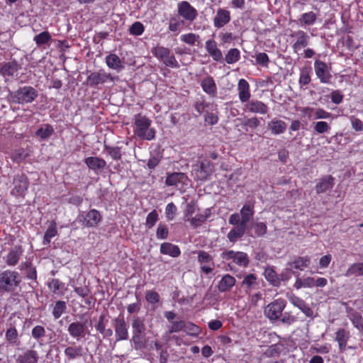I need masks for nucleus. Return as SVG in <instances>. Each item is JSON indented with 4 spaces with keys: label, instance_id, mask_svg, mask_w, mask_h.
<instances>
[{
    "label": "nucleus",
    "instance_id": "obj_62",
    "mask_svg": "<svg viewBox=\"0 0 363 363\" xmlns=\"http://www.w3.org/2000/svg\"><path fill=\"white\" fill-rule=\"evenodd\" d=\"M156 235L158 239H165L167 238L168 229L164 224H159L157 229Z\"/></svg>",
    "mask_w": 363,
    "mask_h": 363
},
{
    "label": "nucleus",
    "instance_id": "obj_20",
    "mask_svg": "<svg viewBox=\"0 0 363 363\" xmlns=\"http://www.w3.org/2000/svg\"><path fill=\"white\" fill-rule=\"evenodd\" d=\"M201 86L203 91L211 97H215L217 94V86L213 78L207 76L201 79Z\"/></svg>",
    "mask_w": 363,
    "mask_h": 363
},
{
    "label": "nucleus",
    "instance_id": "obj_49",
    "mask_svg": "<svg viewBox=\"0 0 363 363\" xmlns=\"http://www.w3.org/2000/svg\"><path fill=\"white\" fill-rule=\"evenodd\" d=\"M54 133V130L50 125L45 124L36 131V135L42 139H47Z\"/></svg>",
    "mask_w": 363,
    "mask_h": 363
},
{
    "label": "nucleus",
    "instance_id": "obj_50",
    "mask_svg": "<svg viewBox=\"0 0 363 363\" xmlns=\"http://www.w3.org/2000/svg\"><path fill=\"white\" fill-rule=\"evenodd\" d=\"M311 69L309 67H303L301 69L299 84L301 86L308 85L311 82Z\"/></svg>",
    "mask_w": 363,
    "mask_h": 363
},
{
    "label": "nucleus",
    "instance_id": "obj_60",
    "mask_svg": "<svg viewBox=\"0 0 363 363\" xmlns=\"http://www.w3.org/2000/svg\"><path fill=\"white\" fill-rule=\"evenodd\" d=\"M45 335V330L41 325H36L32 330V336L35 340H38L40 338Z\"/></svg>",
    "mask_w": 363,
    "mask_h": 363
},
{
    "label": "nucleus",
    "instance_id": "obj_11",
    "mask_svg": "<svg viewBox=\"0 0 363 363\" xmlns=\"http://www.w3.org/2000/svg\"><path fill=\"white\" fill-rule=\"evenodd\" d=\"M115 336L117 341L125 340L128 338V325L123 317H117L113 320Z\"/></svg>",
    "mask_w": 363,
    "mask_h": 363
},
{
    "label": "nucleus",
    "instance_id": "obj_3",
    "mask_svg": "<svg viewBox=\"0 0 363 363\" xmlns=\"http://www.w3.org/2000/svg\"><path fill=\"white\" fill-rule=\"evenodd\" d=\"M38 96V91L32 86H25L9 93V99L16 104H23L33 102Z\"/></svg>",
    "mask_w": 363,
    "mask_h": 363
},
{
    "label": "nucleus",
    "instance_id": "obj_34",
    "mask_svg": "<svg viewBox=\"0 0 363 363\" xmlns=\"http://www.w3.org/2000/svg\"><path fill=\"white\" fill-rule=\"evenodd\" d=\"M160 253L172 257H178L181 255L179 247L170 242H163L160 245Z\"/></svg>",
    "mask_w": 363,
    "mask_h": 363
},
{
    "label": "nucleus",
    "instance_id": "obj_39",
    "mask_svg": "<svg viewBox=\"0 0 363 363\" xmlns=\"http://www.w3.org/2000/svg\"><path fill=\"white\" fill-rule=\"evenodd\" d=\"M57 234V225L55 221H52L48 227L43 238V243L44 245H49L51 239Z\"/></svg>",
    "mask_w": 363,
    "mask_h": 363
},
{
    "label": "nucleus",
    "instance_id": "obj_28",
    "mask_svg": "<svg viewBox=\"0 0 363 363\" xmlns=\"http://www.w3.org/2000/svg\"><path fill=\"white\" fill-rule=\"evenodd\" d=\"M187 177L182 172H174L167 174L166 177L165 184L167 186H177L179 184H186Z\"/></svg>",
    "mask_w": 363,
    "mask_h": 363
},
{
    "label": "nucleus",
    "instance_id": "obj_52",
    "mask_svg": "<svg viewBox=\"0 0 363 363\" xmlns=\"http://www.w3.org/2000/svg\"><path fill=\"white\" fill-rule=\"evenodd\" d=\"M66 303L63 301H57L52 311V315L55 319H58L66 309Z\"/></svg>",
    "mask_w": 363,
    "mask_h": 363
},
{
    "label": "nucleus",
    "instance_id": "obj_36",
    "mask_svg": "<svg viewBox=\"0 0 363 363\" xmlns=\"http://www.w3.org/2000/svg\"><path fill=\"white\" fill-rule=\"evenodd\" d=\"M247 227L240 224L233 229L228 234V238L231 242H236L238 239L241 238L247 229Z\"/></svg>",
    "mask_w": 363,
    "mask_h": 363
},
{
    "label": "nucleus",
    "instance_id": "obj_4",
    "mask_svg": "<svg viewBox=\"0 0 363 363\" xmlns=\"http://www.w3.org/2000/svg\"><path fill=\"white\" fill-rule=\"evenodd\" d=\"M152 55L164 65L171 68H179V64L171 50L164 46L157 45L151 50Z\"/></svg>",
    "mask_w": 363,
    "mask_h": 363
},
{
    "label": "nucleus",
    "instance_id": "obj_51",
    "mask_svg": "<svg viewBox=\"0 0 363 363\" xmlns=\"http://www.w3.org/2000/svg\"><path fill=\"white\" fill-rule=\"evenodd\" d=\"M240 52L237 48L230 49L225 55V61L228 64H234L240 60Z\"/></svg>",
    "mask_w": 363,
    "mask_h": 363
},
{
    "label": "nucleus",
    "instance_id": "obj_23",
    "mask_svg": "<svg viewBox=\"0 0 363 363\" xmlns=\"http://www.w3.org/2000/svg\"><path fill=\"white\" fill-rule=\"evenodd\" d=\"M230 21V11L223 9H219L213 19V25L216 28L223 27Z\"/></svg>",
    "mask_w": 363,
    "mask_h": 363
},
{
    "label": "nucleus",
    "instance_id": "obj_55",
    "mask_svg": "<svg viewBox=\"0 0 363 363\" xmlns=\"http://www.w3.org/2000/svg\"><path fill=\"white\" fill-rule=\"evenodd\" d=\"M185 326L186 323L184 320L172 321V325L169 326V331L170 333L184 331Z\"/></svg>",
    "mask_w": 363,
    "mask_h": 363
},
{
    "label": "nucleus",
    "instance_id": "obj_47",
    "mask_svg": "<svg viewBox=\"0 0 363 363\" xmlns=\"http://www.w3.org/2000/svg\"><path fill=\"white\" fill-rule=\"evenodd\" d=\"M199 39V35L193 33L183 34L180 37L181 41L192 46L196 45Z\"/></svg>",
    "mask_w": 363,
    "mask_h": 363
},
{
    "label": "nucleus",
    "instance_id": "obj_26",
    "mask_svg": "<svg viewBox=\"0 0 363 363\" xmlns=\"http://www.w3.org/2000/svg\"><path fill=\"white\" fill-rule=\"evenodd\" d=\"M132 328L134 339H140L145 330L144 320L139 316H133L132 319Z\"/></svg>",
    "mask_w": 363,
    "mask_h": 363
},
{
    "label": "nucleus",
    "instance_id": "obj_32",
    "mask_svg": "<svg viewBox=\"0 0 363 363\" xmlns=\"http://www.w3.org/2000/svg\"><path fill=\"white\" fill-rule=\"evenodd\" d=\"M69 335L77 340L85 335V325L79 322L72 323L68 327Z\"/></svg>",
    "mask_w": 363,
    "mask_h": 363
},
{
    "label": "nucleus",
    "instance_id": "obj_18",
    "mask_svg": "<svg viewBox=\"0 0 363 363\" xmlns=\"http://www.w3.org/2000/svg\"><path fill=\"white\" fill-rule=\"evenodd\" d=\"M288 298L291 304L299 308L307 317H312L313 315V310L303 299L294 294L288 295Z\"/></svg>",
    "mask_w": 363,
    "mask_h": 363
},
{
    "label": "nucleus",
    "instance_id": "obj_22",
    "mask_svg": "<svg viewBox=\"0 0 363 363\" xmlns=\"http://www.w3.org/2000/svg\"><path fill=\"white\" fill-rule=\"evenodd\" d=\"M236 279L230 274H226L223 275L218 281L217 287L220 292L230 291L235 285Z\"/></svg>",
    "mask_w": 363,
    "mask_h": 363
},
{
    "label": "nucleus",
    "instance_id": "obj_1",
    "mask_svg": "<svg viewBox=\"0 0 363 363\" xmlns=\"http://www.w3.org/2000/svg\"><path fill=\"white\" fill-rule=\"evenodd\" d=\"M133 127L135 135L140 139L152 140L155 138L156 130L152 127V121L145 115L136 114Z\"/></svg>",
    "mask_w": 363,
    "mask_h": 363
},
{
    "label": "nucleus",
    "instance_id": "obj_7",
    "mask_svg": "<svg viewBox=\"0 0 363 363\" xmlns=\"http://www.w3.org/2000/svg\"><path fill=\"white\" fill-rule=\"evenodd\" d=\"M221 257L225 260H231L232 263L241 267H247L250 262L248 255L243 252L225 250L222 252Z\"/></svg>",
    "mask_w": 363,
    "mask_h": 363
},
{
    "label": "nucleus",
    "instance_id": "obj_56",
    "mask_svg": "<svg viewBox=\"0 0 363 363\" xmlns=\"http://www.w3.org/2000/svg\"><path fill=\"white\" fill-rule=\"evenodd\" d=\"M145 28L143 23L139 21L135 22L130 26L129 31L131 35H140L144 32Z\"/></svg>",
    "mask_w": 363,
    "mask_h": 363
},
{
    "label": "nucleus",
    "instance_id": "obj_42",
    "mask_svg": "<svg viewBox=\"0 0 363 363\" xmlns=\"http://www.w3.org/2000/svg\"><path fill=\"white\" fill-rule=\"evenodd\" d=\"M211 216V210L207 208L203 213H199L192 218L190 220L191 225L194 227L200 226L203 223Z\"/></svg>",
    "mask_w": 363,
    "mask_h": 363
},
{
    "label": "nucleus",
    "instance_id": "obj_21",
    "mask_svg": "<svg viewBox=\"0 0 363 363\" xmlns=\"http://www.w3.org/2000/svg\"><path fill=\"white\" fill-rule=\"evenodd\" d=\"M205 48L214 61L220 62L223 60L221 50L218 48L217 43L213 40H208L205 43Z\"/></svg>",
    "mask_w": 363,
    "mask_h": 363
},
{
    "label": "nucleus",
    "instance_id": "obj_33",
    "mask_svg": "<svg viewBox=\"0 0 363 363\" xmlns=\"http://www.w3.org/2000/svg\"><path fill=\"white\" fill-rule=\"evenodd\" d=\"M334 185V179L330 175H327L319 179L315 189L317 194H322L331 189Z\"/></svg>",
    "mask_w": 363,
    "mask_h": 363
},
{
    "label": "nucleus",
    "instance_id": "obj_37",
    "mask_svg": "<svg viewBox=\"0 0 363 363\" xmlns=\"http://www.w3.org/2000/svg\"><path fill=\"white\" fill-rule=\"evenodd\" d=\"M18 69L16 62H9L2 65L0 72L4 77H13Z\"/></svg>",
    "mask_w": 363,
    "mask_h": 363
},
{
    "label": "nucleus",
    "instance_id": "obj_63",
    "mask_svg": "<svg viewBox=\"0 0 363 363\" xmlns=\"http://www.w3.org/2000/svg\"><path fill=\"white\" fill-rule=\"evenodd\" d=\"M26 156L27 154L23 149H18L12 154L11 158L14 162L18 163L23 160Z\"/></svg>",
    "mask_w": 363,
    "mask_h": 363
},
{
    "label": "nucleus",
    "instance_id": "obj_45",
    "mask_svg": "<svg viewBox=\"0 0 363 363\" xmlns=\"http://www.w3.org/2000/svg\"><path fill=\"white\" fill-rule=\"evenodd\" d=\"M348 317L357 329L359 331H363V318L358 312L352 311L350 313Z\"/></svg>",
    "mask_w": 363,
    "mask_h": 363
},
{
    "label": "nucleus",
    "instance_id": "obj_44",
    "mask_svg": "<svg viewBox=\"0 0 363 363\" xmlns=\"http://www.w3.org/2000/svg\"><path fill=\"white\" fill-rule=\"evenodd\" d=\"M33 40L38 47H42L45 45H49L52 40V37L48 31H43L38 35H36Z\"/></svg>",
    "mask_w": 363,
    "mask_h": 363
},
{
    "label": "nucleus",
    "instance_id": "obj_43",
    "mask_svg": "<svg viewBox=\"0 0 363 363\" xmlns=\"http://www.w3.org/2000/svg\"><path fill=\"white\" fill-rule=\"evenodd\" d=\"M48 286L52 292L57 294H62L65 290V284L57 279H51L48 282Z\"/></svg>",
    "mask_w": 363,
    "mask_h": 363
},
{
    "label": "nucleus",
    "instance_id": "obj_2",
    "mask_svg": "<svg viewBox=\"0 0 363 363\" xmlns=\"http://www.w3.org/2000/svg\"><path fill=\"white\" fill-rule=\"evenodd\" d=\"M22 281L20 274L14 270L6 269L0 272V294H14Z\"/></svg>",
    "mask_w": 363,
    "mask_h": 363
},
{
    "label": "nucleus",
    "instance_id": "obj_9",
    "mask_svg": "<svg viewBox=\"0 0 363 363\" xmlns=\"http://www.w3.org/2000/svg\"><path fill=\"white\" fill-rule=\"evenodd\" d=\"M314 70L317 77L320 79L321 83H330L332 74H330V69L326 63L319 60H316L314 62Z\"/></svg>",
    "mask_w": 363,
    "mask_h": 363
},
{
    "label": "nucleus",
    "instance_id": "obj_8",
    "mask_svg": "<svg viewBox=\"0 0 363 363\" xmlns=\"http://www.w3.org/2000/svg\"><path fill=\"white\" fill-rule=\"evenodd\" d=\"M177 12L180 17L189 23H192L198 16L197 10L186 1L178 3Z\"/></svg>",
    "mask_w": 363,
    "mask_h": 363
},
{
    "label": "nucleus",
    "instance_id": "obj_14",
    "mask_svg": "<svg viewBox=\"0 0 363 363\" xmlns=\"http://www.w3.org/2000/svg\"><path fill=\"white\" fill-rule=\"evenodd\" d=\"M198 262L202 272L206 274L211 273L214 268V262L212 257L205 251L198 252Z\"/></svg>",
    "mask_w": 363,
    "mask_h": 363
},
{
    "label": "nucleus",
    "instance_id": "obj_48",
    "mask_svg": "<svg viewBox=\"0 0 363 363\" xmlns=\"http://www.w3.org/2000/svg\"><path fill=\"white\" fill-rule=\"evenodd\" d=\"M316 18V14L313 11H310L303 13L299 19V21L301 24L303 26H311L315 22Z\"/></svg>",
    "mask_w": 363,
    "mask_h": 363
},
{
    "label": "nucleus",
    "instance_id": "obj_61",
    "mask_svg": "<svg viewBox=\"0 0 363 363\" xmlns=\"http://www.w3.org/2000/svg\"><path fill=\"white\" fill-rule=\"evenodd\" d=\"M176 212L177 207L173 203H169L167 205L165 208V213L168 220H173L176 214Z\"/></svg>",
    "mask_w": 363,
    "mask_h": 363
},
{
    "label": "nucleus",
    "instance_id": "obj_38",
    "mask_svg": "<svg viewBox=\"0 0 363 363\" xmlns=\"http://www.w3.org/2000/svg\"><path fill=\"white\" fill-rule=\"evenodd\" d=\"M269 127L272 133L275 135L284 133L286 129V124L284 121L277 119H273L269 123Z\"/></svg>",
    "mask_w": 363,
    "mask_h": 363
},
{
    "label": "nucleus",
    "instance_id": "obj_27",
    "mask_svg": "<svg viewBox=\"0 0 363 363\" xmlns=\"http://www.w3.org/2000/svg\"><path fill=\"white\" fill-rule=\"evenodd\" d=\"M259 285L257 277L254 274H245L241 282V286L245 289V293L250 294V291Z\"/></svg>",
    "mask_w": 363,
    "mask_h": 363
},
{
    "label": "nucleus",
    "instance_id": "obj_16",
    "mask_svg": "<svg viewBox=\"0 0 363 363\" xmlns=\"http://www.w3.org/2000/svg\"><path fill=\"white\" fill-rule=\"evenodd\" d=\"M23 253L21 246H14L9 251L8 254L4 257V260L10 267L16 266Z\"/></svg>",
    "mask_w": 363,
    "mask_h": 363
},
{
    "label": "nucleus",
    "instance_id": "obj_12",
    "mask_svg": "<svg viewBox=\"0 0 363 363\" xmlns=\"http://www.w3.org/2000/svg\"><path fill=\"white\" fill-rule=\"evenodd\" d=\"M87 84L91 86H96L100 84H104L108 81H113V78L110 74L103 70L91 72L87 77Z\"/></svg>",
    "mask_w": 363,
    "mask_h": 363
},
{
    "label": "nucleus",
    "instance_id": "obj_46",
    "mask_svg": "<svg viewBox=\"0 0 363 363\" xmlns=\"http://www.w3.org/2000/svg\"><path fill=\"white\" fill-rule=\"evenodd\" d=\"M345 275L346 277L363 276V262H358L352 264L346 271Z\"/></svg>",
    "mask_w": 363,
    "mask_h": 363
},
{
    "label": "nucleus",
    "instance_id": "obj_58",
    "mask_svg": "<svg viewBox=\"0 0 363 363\" xmlns=\"http://www.w3.org/2000/svg\"><path fill=\"white\" fill-rule=\"evenodd\" d=\"M158 220V213L156 210L152 211L146 218V226L148 228H152Z\"/></svg>",
    "mask_w": 363,
    "mask_h": 363
},
{
    "label": "nucleus",
    "instance_id": "obj_57",
    "mask_svg": "<svg viewBox=\"0 0 363 363\" xmlns=\"http://www.w3.org/2000/svg\"><path fill=\"white\" fill-rule=\"evenodd\" d=\"M145 298L148 303L155 304L160 301V297L157 292L149 290L145 293Z\"/></svg>",
    "mask_w": 363,
    "mask_h": 363
},
{
    "label": "nucleus",
    "instance_id": "obj_19",
    "mask_svg": "<svg viewBox=\"0 0 363 363\" xmlns=\"http://www.w3.org/2000/svg\"><path fill=\"white\" fill-rule=\"evenodd\" d=\"M255 205L252 202L246 203L241 208L240 216L241 221L240 224L247 227V223L252 218L255 213Z\"/></svg>",
    "mask_w": 363,
    "mask_h": 363
},
{
    "label": "nucleus",
    "instance_id": "obj_10",
    "mask_svg": "<svg viewBox=\"0 0 363 363\" xmlns=\"http://www.w3.org/2000/svg\"><path fill=\"white\" fill-rule=\"evenodd\" d=\"M14 187L11 194L15 196H24L29 185L28 178L24 174H18L13 179Z\"/></svg>",
    "mask_w": 363,
    "mask_h": 363
},
{
    "label": "nucleus",
    "instance_id": "obj_25",
    "mask_svg": "<svg viewBox=\"0 0 363 363\" xmlns=\"http://www.w3.org/2000/svg\"><path fill=\"white\" fill-rule=\"evenodd\" d=\"M238 91L239 99L242 103H245L249 101L251 94L250 91V84L244 79H241L238 82Z\"/></svg>",
    "mask_w": 363,
    "mask_h": 363
},
{
    "label": "nucleus",
    "instance_id": "obj_13",
    "mask_svg": "<svg viewBox=\"0 0 363 363\" xmlns=\"http://www.w3.org/2000/svg\"><path fill=\"white\" fill-rule=\"evenodd\" d=\"M291 36L295 38L292 48L296 53H298L299 50L306 48L309 44L310 36L303 30L294 32Z\"/></svg>",
    "mask_w": 363,
    "mask_h": 363
},
{
    "label": "nucleus",
    "instance_id": "obj_30",
    "mask_svg": "<svg viewBox=\"0 0 363 363\" xmlns=\"http://www.w3.org/2000/svg\"><path fill=\"white\" fill-rule=\"evenodd\" d=\"M350 337V333L344 328L338 329L335 333V340L338 343L339 350L344 352L346 350L347 342Z\"/></svg>",
    "mask_w": 363,
    "mask_h": 363
},
{
    "label": "nucleus",
    "instance_id": "obj_17",
    "mask_svg": "<svg viewBox=\"0 0 363 363\" xmlns=\"http://www.w3.org/2000/svg\"><path fill=\"white\" fill-rule=\"evenodd\" d=\"M64 354L66 360L72 361L82 357L86 352L82 346L72 345L65 349Z\"/></svg>",
    "mask_w": 363,
    "mask_h": 363
},
{
    "label": "nucleus",
    "instance_id": "obj_54",
    "mask_svg": "<svg viewBox=\"0 0 363 363\" xmlns=\"http://www.w3.org/2000/svg\"><path fill=\"white\" fill-rule=\"evenodd\" d=\"M314 130L319 134L326 133L330 131V126L325 121H318L314 123Z\"/></svg>",
    "mask_w": 363,
    "mask_h": 363
},
{
    "label": "nucleus",
    "instance_id": "obj_5",
    "mask_svg": "<svg viewBox=\"0 0 363 363\" xmlns=\"http://www.w3.org/2000/svg\"><path fill=\"white\" fill-rule=\"evenodd\" d=\"M101 220L102 216L96 209H91L88 212H81L77 218V221L86 228L97 227Z\"/></svg>",
    "mask_w": 363,
    "mask_h": 363
},
{
    "label": "nucleus",
    "instance_id": "obj_35",
    "mask_svg": "<svg viewBox=\"0 0 363 363\" xmlns=\"http://www.w3.org/2000/svg\"><path fill=\"white\" fill-rule=\"evenodd\" d=\"M106 63L109 68L117 70L118 72L123 68L121 60L116 54H109L107 55L106 57Z\"/></svg>",
    "mask_w": 363,
    "mask_h": 363
},
{
    "label": "nucleus",
    "instance_id": "obj_53",
    "mask_svg": "<svg viewBox=\"0 0 363 363\" xmlns=\"http://www.w3.org/2000/svg\"><path fill=\"white\" fill-rule=\"evenodd\" d=\"M184 331L190 336L197 337L201 333V329L192 323H186Z\"/></svg>",
    "mask_w": 363,
    "mask_h": 363
},
{
    "label": "nucleus",
    "instance_id": "obj_6",
    "mask_svg": "<svg viewBox=\"0 0 363 363\" xmlns=\"http://www.w3.org/2000/svg\"><path fill=\"white\" fill-rule=\"evenodd\" d=\"M286 301L283 298H277L269 303L264 309V313L271 320H277L281 318L285 308Z\"/></svg>",
    "mask_w": 363,
    "mask_h": 363
},
{
    "label": "nucleus",
    "instance_id": "obj_59",
    "mask_svg": "<svg viewBox=\"0 0 363 363\" xmlns=\"http://www.w3.org/2000/svg\"><path fill=\"white\" fill-rule=\"evenodd\" d=\"M331 113L323 108H315L313 119H328L330 118Z\"/></svg>",
    "mask_w": 363,
    "mask_h": 363
},
{
    "label": "nucleus",
    "instance_id": "obj_31",
    "mask_svg": "<svg viewBox=\"0 0 363 363\" xmlns=\"http://www.w3.org/2000/svg\"><path fill=\"white\" fill-rule=\"evenodd\" d=\"M310 262L311 258L308 256L298 257L295 258L294 261L287 264L288 267L286 269V270L290 271L292 268L303 270L305 268L308 267Z\"/></svg>",
    "mask_w": 363,
    "mask_h": 363
},
{
    "label": "nucleus",
    "instance_id": "obj_29",
    "mask_svg": "<svg viewBox=\"0 0 363 363\" xmlns=\"http://www.w3.org/2000/svg\"><path fill=\"white\" fill-rule=\"evenodd\" d=\"M246 108L255 113L266 114L269 111V107L261 101L252 100L246 104Z\"/></svg>",
    "mask_w": 363,
    "mask_h": 363
},
{
    "label": "nucleus",
    "instance_id": "obj_40",
    "mask_svg": "<svg viewBox=\"0 0 363 363\" xmlns=\"http://www.w3.org/2000/svg\"><path fill=\"white\" fill-rule=\"evenodd\" d=\"M265 279L274 286H278L280 284V279L274 268L267 267L264 272Z\"/></svg>",
    "mask_w": 363,
    "mask_h": 363
},
{
    "label": "nucleus",
    "instance_id": "obj_64",
    "mask_svg": "<svg viewBox=\"0 0 363 363\" xmlns=\"http://www.w3.org/2000/svg\"><path fill=\"white\" fill-rule=\"evenodd\" d=\"M350 121L351 122L352 128L356 131H362L363 130V123L360 119L356 118L354 116H351L350 117Z\"/></svg>",
    "mask_w": 363,
    "mask_h": 363
},
{
    "label": "nucleus",
    "instance_id": "obj_24",
    "mask_svg": "<svg viewBox=\"0 0 363 363\" xmlns=\"http://www.w3.org/2000/svg\"><path fill=\"white\" fill-rule=\"evenodd\" d=\"M84 163L90 169L96 173L106 166V162L98 157H88L84 160Z\"/></svg>",
    "mask_w": 363,
    "mask_h": 363
},
{
    "label": "nucleus",
    "instance_id": "obj_15",
    "mask_svg": "<svg viewBox=\"0 0 363 363\" xmlns=\"http://www.w3.org/2000/svg\"><path fill=\"white\" fill-rule=\"evenodd\" d=\"M214 165L208 160H203L199 167L194 169L195 177L199 180L206 179L213 172Z\"/></svg>",
    "mask_w": 363,
    "mask_h": 363
},
{
    "label": "nucleus",
    "instance_id": "obj_41",
    "mask_svg": "<svg viewBox=\"0 0 363 363\" xmlns=\"http://www.w3.org/2000/svg\"><path fill=\"white\" fill-rule=\"evenodd\" d=\"M38 355L35 350H28L18 357L19 363H37Z\"/></svg>",
    "mask_w": 363,
    "mask_h": 363
}]
</instances>
